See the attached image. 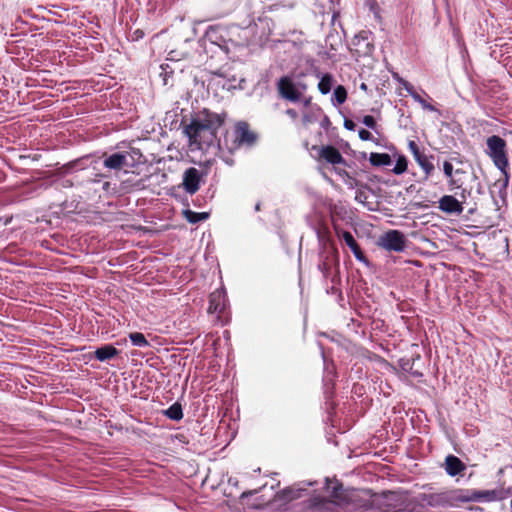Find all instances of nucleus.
<instances>
[{
    "label": "nucleus",
    "instance_id": "a878e982",
    "mask_svg": "<svg viewBox=\"0 0 512 512\" xmlns=\"http://www.w3.org/2000/svg\"><path fill=\"white\" fill-rule=\"evenodd\" d=\"M129 339L134 346H137V347L149 346V342L147 341V339L145 338L143 333L132 332L129 334Z\"/></svg>",
    "mask_w": 512,
    "mask_h": 512
},
{
    "label": "nucleus",
    "instance_id": "c03bdc74",
    "mask_svg": "<svg viewBox=\"0 0 512 512\" xmlns=\"http://www.w3.org/2000/svg\"><path fill=\"white\" fill-rule=\"evenodd\" d=\"M261 210V203H257L255 205V211H260Z\"/></svg>",
    "mask_w": 512,
    "mask_h": 512
},
{
    "label": "nucleus",
    "instance_id": "ea45409f",
    "mask_svg": "<svg viewBox=\"0 0 512 512\" xmlns=\"http://www.w3.org/2000/svg\"><path fill=\"white\" fill-rule=\"evenodd\" d=\"M311 101H312V98L309 96V97H306L304 94H303V99H302V103L304 105V107H309L311 105Z\"/></svg>",
    "mask_w": 512,
    "mask_h": 512
},
{
    "label": "nucleus",
    "instance_id": "412c9836",
    "mask_svg": "<svg viewBox=\"0 0 512 512\" xmlns=\"http://www.w3.org/2000/svg\"><path fill=\"white\" fill-rule=\"evenodd\" d=\"M183 215L185 219L191 224H196L198 222L204 221L209 217V214L206 212H194L189 209L184 210Z\"/></svg>",
    "mask_w": 512,
    "mask_h": 512
},
{
    "label": "nucleus",
    "instance_id": "c9c22d12",
    "mask_svg": "<svg viewBox=\"0 0 512 512\" xmlns=\"http://www.w3.org/2000/svg\"><path fill=\"white\" fill-rule=\"evenodd\" d=\"M286 114L292 118V119H296L298 117V113L295 109L293 108H289L286 110Z\"/></svg>",
    "mask_w": 512,
    "mask_h": 512
},
{
    "label": "nucleus",
    "instance_id": "f3484780",
    "mask_svg": "<svg viewBox=\"0 0 512 512\" xmlns=\"http://www.w3.org/2000/svg\"><path fill=\"white\" fill-rule=\"evenodd\" d=\"M119 354V350L111 344L103 345L97 348L94 352V356L97 360L104 362L116 357Z\"/></svg>",
    "mask_w": 512,
    "mask_h": 512
},
{
    "label": "nucleus",
    "instance_id": "4468645a",
    "mask_svg": "<svg viewBox=\"0 0 512 512\" xmlns=\"http://www.w3.org/2000/svg\"><path fill=\"white\" fill-rule=\"evenodd\" d=\"M439 208L448 214H461L463 212L462 202L452 195H444L439 200Z\"/></svg>",
    "mask_w": 512,
    "mask_h": 512
},
{
    "label": "nucleus",
    "instance_id": "58836bf2",
    "mask_svg": "<svg viewBox=\"0 0 512 512\" xmlns=\"http://www.w3.org/2000/svg\"><path fill=\"white\" fill-rule=\"evenodd\" d=\"M410 95L412 96V98H413L416 102H418V103H420V104L422 103L423 98H422V97H421V96H420V95H419L415 90H414V91L412 92V94H410Z\"/></svg>",
    "mask_w": 512,
    "mask_h": 512
},
{
    "label": "nucleus",
    "instance_id": "b1692460",
    "mask_svg": "<svg viewBox=\"0 0 512 512\" xmlns=\"http://www.w3.org/2000/svg\"><path fill=\"white\" fill-rule=\"evenodd\" d=\"M121 185H122V189L128 193L131 191H137V190L144 189L145 188V180L139 179L136 181H132L130 179H126L121 183Z\"/></svg>",
    "mask_w": 512,
    "mask_h": 512
},
{
    "label": "nucleus",
    "instance_id": "c85d7f7f",
    "mask_svg": "<svg viewBox=\"0 0 512 512\" xmlns=\"http://www.w3.org/2000/svg\"><path fill=\"white\" fill-rule=\"evenodd\" d=\"M216 4L223 8L222 15L230 13L239 3V0H215Z\"/></svg>",
    "mask_w": 512,
    "mask_h": 512
},
{
    "label": "nucleus",
    "instance_id": "6e6552de",
    "mask_svg": "<svg viewBox=\"0 0 512 512\" xmlns=\"http://www.w3.org/2000/svg\"><path fill=\"white\" fill-rule=\"evenodd\" d=\"M226 293L223 289H216L209 295V306L208 313L216 314L218 319L222 318V315L226 309Z\"/></svg>",
    "mask_w": 512,
    "mask_h": 512
},
{
    "label": "nucleus",
    "instance_id": "423d86ee",
    "mask_svg": "<svg viewBox=\"0 0 512 512\" xmlns=\"http://www.w3.org/2000/svg\"><path fill=\"white\" fill-rule=\"evenodd\" d=\"M408 149L413 155L414 160L423 170L425 179H428L434 173L435 170L433 164L434 155L425 154L422 150H420L418 144L413 140H410L408 142Z\"/></svg>",
    "mask_w": 512,
    "mask_h": 512
},
{
    "label": "nucleus",
    "instance_id": "473e14b6",
    "mask_svg": "<svg viewBox=\"0 0 512 512\" xmlns=\"http://www.w3.org/2000/svg\"><path fill=\"white\" fill-rule=\"evenodd\" d=\"M398 81L403 86V88L409 93V95L412 94V92L415 90L413 85L408 81L402 78H398Z\"/></svg>",
    "mask_w": 512,
    "mask_h": 512
},
{
    "label": "nucleus",
    "instance_id": "7c9ffc66",
    "mask_svg": "<svg viewBox=\"0 0 512 512\" xmlns=\"http://www.w3.org/2000/svg\"><path fill=\"white\" fill-rule=\"evenodd\" d=\"M453 165L450 161H444L443 163V172L444 175L449 179L451 185L455 183L453 179Z\"/></svg>",
    "mask_w": 512,
    "mask_h": 512
},
{
    "label": "nucleus",
    "instance_id": "f704fd0d",
    "mask_svg": "<svg viewBox=\"0 0 512 512\" xmlns=\"http://www.w3.org/2000/svg\"><path fill=\"white\" fill-rule=\"evenodd\" d=\"M355 123L352 120L346 119L344 121V127L348 130H354L355 129Z\"/></svg>",
    "mask_w": 512,
    "mask_h": 512
},
{
    "label": "nucleus",
    "instance_id": "ddd939ff",
    "mask_svg": "<svg viewBox=\"0 0 512 512\" xmlns=\"http://www.w3.org/2000/svg\"><path fill=\"white\" fill-rule=\"evenodd\" d=\"M318 159L325 160L327 163L332 165L346 164V160L344 159L340 151L332 145L322 146L319 150Z\"/></svg>",
    "mask_w": 512,
    "mask_h": 512
},
{
    "label": "nucleus",
    "instance_id": "a18cd8bd",
    "mask_svg": "<svg viewBox=\"0 0 512 512\" xmlns=\"http://www.w3.org/2000/svg\"><path fill=\"white\" fill-rule=\"evenodd\" d=\"M360 89H362V90L366 91V90H367V85H366L365 83H362V84L360 85Z\"/></svg>",
    "mask_w": 512,
    "mask_h": 512
},
{
    "label": "nucleus",
    "instance_id": "2f4dec72",
    "mask_svg": "<svg viewBox=\"0 0 512 512\" xmlns=\"http://www.w3.org/2000/svg\"><path fill=\"white\" fill-rule=\"evenodd\" d=\"M362 123L367 126L368 128L375 129L376 128V121L373 116L366 115L362 119Z\"/></svg>",
    "mask_w": 512,
    "mask_h": 512
},
{
    "label": "nucleus",
    "instance_id": "6ab92c4d",
    "mask_svg": "<svg viewBox=\"0 0 512 512\" xmlns=\"http://www.w3.org/2000/svg\"><path fill=\"white\" fill-rule=\"evenodd\" d=\"M371 165L376 167L388 166L392 163L391 156L387 153L372 152L369 157Z\"/></svg>",
    "mask_w": 512,
    "mask_h": 512
},
{
    "label": "nucleus",
    "instance_id": "0eeeda50",
    "mask_svg": "<svg viewBox=\"0 0 512 512\" xmlns=\"http://www.w3.org/2000/svg\"><path fill=\"white\" fill-rule=\"evenodd\" d=\"M133 155H137L138 158L142 157V154L138 149H133L131 152L125 151L113 153L105 157L103 165L104 167L112 170H121L124 167L131 166L130 162L128 161V158L130 157L134 159Z\"/></svg>",
    "mask_w": 512,
    "mask_h": 512
},
{
    "label": "nucleus",
    "instance_id": "bb28decb",
    "mask_svg": "<svg viewBox=\"0 0 512 512\" xmlns=\"http://www.w3.org/2000/svg\"><path fill=\"white\" fill-rule=\"evenodd\" d=\"M408 168V160L404 155H400L397 158L396 164L394 168L392 169V172L395 175H401L407 171Z\"/></svg>",
    "mask_w": 512,
    "mask_h": 512
},
{
    "label": "nucleus",
    "instance_id": "4c0bfd02",
    "mask_svg": "<svg viewBox=\"0 0 512 512\" xmlns=\"http://www.w3.org/2000/svg\"><path fill=\"white\" fill-rule=\"evenodd\" d=\"M410 95L412 96V98H413L416 102H418V103H420V104L422 103L423 98H422V97H421V96H420V95H419L415 90H414V91L412 92V94H410Z\"/></svg>",
    "mask_w": 512,
    "mask_h": 512
},
{
    "label": "nucleus",
    "instance_id": "a19ab883",
    "mask_svg": "<svg viewBox=\"0 0 512 512\" xmlns=\"http://www.w3.org/2000/svg\"><path fill=\"white\" fill-rule=\"evenodd\" d=\"M421 105L426 110H429V111H434L435 110L434 106L429 104V103H427L424 99H423Z\"/></svg>",
    "mask_w": 512,
    "mask_h": 512
},
{
    "label": "nucleus",
    "instance_id": "f257e3e1",
    "mask_svg": "<svg viewBox=\"0 0 512 512\" xmlns=\"http://www.w3.org/2000/svg\"><path fill=\"white\" fill-rule=\"evenodd\" d=\"M257 139L256 134L250 129L247 122L241 121L235 125L232 134L226 133L223 142L218 140L219 147L222 145L229 151L234 152L243 145L251 146Z\"/></svg>",
    "mask_w": 512,
    "mask_h": 512
},
{
    "label": "nucleus",
    "instance_id": "c756f323",
    "mask_svg": "<svg viewBox=\"0 0 512 512\" xmlns=\"http://www.w3.org/2000/svg\"><path fill=\"white\" fill-rule=\"evenodd\" d=\"M336 170V173L344 180V182L350 186V187H354V186H358V181L350 175L349 172H347L346 170L344 169H335Z\"/></svg>",
    "mask_w": 512,
    "mask_h": 512
},
{
    "label": "nucleus",
    "instance_id": "2eb2a0df",
    "mask_svg": "<svg viewBox=\"0 0 512 512\" xmlns=\"http://www.w3.org/2000/svg\"><path fill=\"white\" fill-rule=\"evenodd\" d=\"M466 469V465L456 456L448 455L445 458V470L448 475L456 476Z\"/></svg>",
    "mask_w": 512,
    "mask_h": 512
},
{
    "label": "nucleus",
    "instance_id": "aec40b11",
    "mask_svg": "<svg viewBox=\"0 0 512 512\" xmlns=\"http://www.w3.org/2000/svg\"><path fill=\"white\" fill-rule=\"evenodd\" d=\"M334 84V77L330 73H326L321 76L320 81L318 83V90L321 94L326 95L328 94Z\"/></svg>",
    "mask_w": 512,
    "mask_h": 512
},
{
    "label": "nucleus",
    "instance_id": "f03ea898",
    "mask_svg": "<svg viewBox=\"0 0 512 512\" xmlns=\"http://www.w3.org/2000/svg\"><path fill=\"white\" fill-rule=\"evenodd\" d=\"M488 155L494 165L508 178L507 169L509 168V159L507 154L506 141L498 135H492L486 140Z\"/></svg>",
    "mask_w": 512,
    "mask_h": 512
},
{
    "label": "nucleus",
    "instance_id": "a211bd4d",
    "mask_svg": "<svg viewBox=\"0 0 512 512\" xmlns=\"http://www.w3.org/2000/svg\"><path fill=\"white\" fill-rule=\"evenodd\" d=\"M504 498L502 490H475L476 501L492 502L502 500Z\"/></svg>",
    "mask_w": 512,
    "mask_h": 512
},
{
    "label": "nucleus",
    "instance_id": "cd10ccee",
    "mask_svg": "<svg viewBox=\"0 0 512 512\" xmlns=\"http://www.w3.org/2000/svg\"><path fill=\"white\" fill-rule=\"evenodd\" d=\"M333 100L342 105L347 100V90L343 85H338L333 92Z\"/></svg>",
    "mask_w": 512,
    "mask_h": 512
},
{
    "label": "nucleus",
    "instance_id": "37998d69",
    "mask_svg": "<svg viewBox=\"0 0 512 512\" xmlns=\"http://www.w3.org/2000/svg\"><path fill=\"white\" fill-rule=\"evenodd\" d=\"M465 189L462 190V193H461V198H462V204L465 203V196H466V193H465Z\"/></svg>",
    "mask_w": 512,
    "mask_h": 512
},
{
    "label": "nucleus",
    "instance_id": "7ed1b4c3",
    "mask_svg": "<svg viewBox=\"0 0 512 512\" xmlns=\"http://www.w3.org/2000/svg\"><path fill=\"white\" fill-rule=\"evenodd\" d=\"M308 86L305 83H296L291 76L285 75L278 79L276 89L278 96L291 103L302 101Z\"/></svg>",
    "mask_w": 512,
    "mask_h": 512
},
{
    "label": "nucleus",
    "instance_id": "49530a36",
    "mask_svg": "<svg viewBox=\"0 0 512 512\" xmlns=\"http://www.w3.org/2000/svg\"><path fill=\"white\" fill-rule=\"evenodd\" d=\"M109 185H110L109 182H105L104 185H103V189L108 190Z\"/></svg>",
    "mask_w": 512,
    "mask_h": 512
},
{
    "label": "nucleus",
    "instance_id": "e433bc0d",
    "mask_svg": "<svg viewBox=\"0 0 512 512\" xmlns=\"http://www.w3.org/2000/svg\"><path fill=\"white\" fill-rule=\"evenodd\" d=\"M451 160L458 163V164H462L463 161L461 159V155L457 152L454 153V155L451 157Z\"/></svg>",
    "mask_w": 512,
    "mask_h": 512
},
{
    "label": "nucleus",
    "instance_id": "dca6fc26",
    "mask_svg": "<svg viewBox=\"0 0 512 512\" xmlns=\"http://www.w3.org/2000/svg\"><path fill=\"white\" fill-rule=\"evenodd\" d=\"M326 489L335 502L342 503L347 500L346 491L342 483L338 481L328 482Z\"/></svg>",
    "mask_w": 512,
    "mask_h": 512
},
{
    "label": "nucleus",
    "instance_id": "72a5a7b5",
    "mask_svg": "<svg viewBox=\"0 0 512 512\" xmlns=\"http://www.w3.org/2000/svg\"><path fill=\"white\" fill-rule=\"evenodd\" d=\"M359 138L363 141H369L372 139V134L370 131L366 130V129H361L359 131Z\"/></svg>",
    "mask_w": 512,
    "mask_h": 512
},
{
    "label": "nucleus",
    "instance_id": "1a4fd4ad",
    "mask_svg": "<svg viewBox=\"0 0 512 512\" xmlns=\"http://www.w3.org/2000/svg\"><path fill=\"white\" fill-rule=\"evenodd\" d=\"M184 133L189 138L191 144H197L200 148H202L203 145L211 146L217 140V130L205 129L195 135H192V131L188 129V125H186Z\"/></svg>",
    "mask_w": 512,
    "mask_h": 512
},
{
    "label": "nucleus",
    "instance_id": "393cba45",
    "mask_svg": "<svg viewBox=\"0 0 512 512\" xmlns=\"http://www.w3.org/2000/svg\"><path fill=\"white\" fill-rule=\"evenodd\" d=\"M474 497H475V490H471V491L458 490L454 493V496H453V498L455 500L463 502V503L476 501V499H474Z\"/></svg>",
    "mask_w": 512,
    "mask_h": 512
},
{
    "label": "nucleus",
    "instance_id": "39448f33",
    "mask_svg": "<svg viewBox=\"0 0 512 512\" xmlns=\"http://www.w3.org/2000/svg\"><path fill=\"white\" fill-rule=\"evenodd\" d=\"M407 240L399 230H389L378 239V246L394 252H402L406 248Z\"/></svg>",
    "mask_w": 512,
    "mask_h": 512
},
{
    "label": "nucleus",
    "instance_id": "f8f14e48",
    "mask_svg": "<svg viewBox=\"0 0 512 512\" xmlns=\"http://www.w3.org/2000/svg\"><path fill=\"white\" fill-rule=\"evenodd\" d=\"M339 264L338 252L336 249H331L329 251H324L320 255V261L318 263V268L322 272L325 278H328L331 273V269L333 265Z\"/></svg>",
    "mask_w": 512,
    "mask_h": 512
},
{
    "label": "nucleus",
    "instance_id": "4be33fe9",
    "mask_svg": "<svg viewBox=\"0 0 512 512\" xmlns=\"http://www.w3.org/2000/svg\"><path fill=\"white\" fill-rule=\"evenodd\" d=\"M164 414L171 420L179 421L183 418L182 405L178 402H175L167 410L164 411Z\"/></svg>",
    "mask_w": 512,
    "mask_h": 512
},
{
    "label": "nucleus",
    "instance_id": "79ce46f5",
    "mask_svg": "<svg viewBox=\"0 0 512 512\" xmlns=\"http://www.w3.org/2000/svg\"><path fill=\"white\" fill-rule=\"evenodd\" d=\"M134 34L136 35V37H137V38H138V37H142V36H143V32H142L141 30H139V29H138V30H136V31L134 32Z\"/></svg>",
    "mask_w": 512,
    "mask_h": 512
},
{
    "label": "nucleus",
    "instance_id": "20e7f679",
    "mask_svg": "<svg viewBox=\"0 0 512 512\" xmlns=\"http://www.w3.org/2000/svg\"><path fill=\"white\" fill-rule=\"evenodd\" d=\"M226 113H214L208 109H203L197 119H192L188 124V129L192 131V135L199 133L201 130H218L225 121Z\"/></svg>",
    "mask_w": 512,
    "mask_h": 512
},
{
    "label": "nucleus",
    "instance_id": "9b49d317",
    "mask_svg": "<svg viewBox=\"0 0 512 512\" xmlns=\"http://www.w3.org/2000/svg\"><path fill=\"white\" fill-rule=\"evenodd\" d=\"M336 234L339 238H341L345 244L351 249L355 258L360 262H367V259L361 250L359 244L353 237V235L349 231L341 230L338 227H335Z\"/></svg>",
    "mask_w": 512,
    "mask_h": 512
},
{
    "label": "nucleus",
    "instance_id": "5701e85b",
    "mask_svg": "<svg viewBox=\"0 0 512 512\" xmlns=\"http://www.w3.org/2000/svg\"><path fill=\"white\" fill-rule=\"evenodd\" d=\"M364 33H360L359 35H356L353 39V45L354 46H360L361 44H363L365 46V49L364 50H361V49H358L356 48L355 51L360 55V54H368L370 51H371V44L368 42V39L366 36H364Z\"/></svg>",
    "mask_w": 512,
    "mask_h": 512
},
{
    "label": "nucleus",
    "instance_id": "9d476101",
    "mask_svg": "<svg viewBox=\"0 0 512 512\" xmlns=\"http://www.w3.org/2000/svg\"><path fill=\"white\" fill-rule=\"evenodd\" d=\"M201 173L195 167H190L184 172L183 187L191 195L195 194L200 188Z\"/></svg>",
    "mask_w": 512,
    "mask_h": 512
}]
</instances>
